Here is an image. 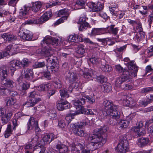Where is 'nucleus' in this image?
<instances>
[{
  "label": "nucleus",
  "instance_id": "obj_51",
  "mask_svg": "<svg viewBox=\"0 0 153 153\" xmlns=\"http://www.w3.org/2000/svg\"><path fill=\"white\" fill-rule=\"evenodd\" d=\"M45 64L44 62H36L33 65L34 68H42L45 66Z\"/></svg>",
  "mask_w": 153,
  "mask_h": 153
},
{
  "label": "nucleus",
  "instance_id": "obj_13",
  "mask_svg": "<svg viewBox=\"0 0 153 153\" xmlns=\"http://www.w3.org/2000/svg\"><path fill=\"white\" fill-rule=\"evenodd\" d=\"M38 123L36 118L33 117H30L27 123V132L33 130L35 126L37 125Z\"/></svg>",
  "mask_w": 153,
  "mask_h": 153
},
{
  "label": "nucleus",
  "instance_id": "obj_26",
  "mask_svg": "<svg viewBox=\"0 0 153 153\" xmlns=\"http://www.w3.org/2000/svg\"><path fill=\"white\" fill-rule=\"evenodd\" d=\"M65 75L67 79H68L71 81H74L77 79L75 75L69 71H66L65 73Z\"/></svg>",
  "mask_w": 153,
  "mask_h": 153
},
{
  "label": "nucleus",
  "instance_id": "obj_37",
  "mask_svg": "<svg viewBox=\"0 0 153 153\" xmlns=\"http://www.w3.org/2000/svg\"><path fill=\"white\" fill-rule=\"evenodd\" d=\"M69 15L68 12V9H64L59 10L58 13V16L60 17L64 15V16H67V18Z\"/></svg>",
  "mask_w": 153,
  "mask_h": 153
},
{
  "label": "nucleus",
  "instance_id": "obj_38",
  "mask_svg": "<svg viewBox=\"0 0 153 153\" xmlns=\"http://www.w3.org/2000/svg\"><path fill=\"white\" fill-rule=\"evenodd\" d=\"M16 102V100L13 98H7L5 100V102L7 106H12Z\"/></svg>",
  "mask_w": 153,
  "mask_h": 153
},
{
  "label": "nucleus",
  "instance_id": "obj_14",
  "mask_svg": "<svg viewBox=\"0 0 153 153\" xmlns=\"http://www.w3.org/2000/svg\"><path fill=\"white\" fill-rule=\"evenodd\" d=\"M17 52V48L13 47L12 44L7 46L5 48L4 54L5 56L12 55Z\"/></svg>",
  "mask_w": 153,
  "mask_h": 153
},
{
  "label": "nucleus",
  "instance_id": "obj_36",
  "mask_svg": "<svg viewBox=\"0 0 153 153\" xmlns=\"http://www.w3.org/2000/svg\"><path fill=\"white\" fill-rule=\"evenodd\" d=\"M128 121L121 120L119 122L118 125L120 128H126L128 126Z\"/></svg>",
  "mask_w": 153,
  "mask_h": 153
},
{
  "label": "nucleus",
  "instance_id": "obj_25",
  "mask_svg": "<svg viewBox=\"0 0 153 153\" xmlns=\"http://www.w3.org/2000/svg\"><path fill=\"white\" fill-rule=\"evenodd\" d=\"M56 58L55 57L51 56L46 59V60L47 62V67L48 68L57 63L55 61Z\"/></svg>",
  "mask_w": 153,
  "mask_h": 153
},
{
  "label": "nucleus",
  "instance_id": "obj_15",
  "mask_svg": "<svg viewBox=\"0 0 153 153\" xmlns=\"http://www.w3.org/2000/svg\"><path fill=\"white\" fill-rule=\"evenodd\" d=\"M57 151L59 153H68L70 151L68 147L61 143H58L56 145Z\"/></svg>",
  "mask_w": 153,
  "mask_h": 153
},
{
  "label": "nucleus",
  "instance_id": "obj_52",
  "mask_svg": "<svg viewBox=\"0 0 153 153\" xmlns=\"http://www.w3.org/2000/svg\"><path fill=\"white\" fill-rule=\"evenodd\" d=\"M51 70L53 73L55 74L59 70V65L57 63L50 67Z\"/></svg>",
  "mask_w": 153,
  "mask_h": 153
},
{
  "label": "nucleus",
  "instance_id": "obj_47",
  "mask_svg": "<svg viewBox=\"0 0 153 153\" xmlns=\"http://www.w3.org/2000/svg\"><path fill=\"white\" fill-rule=\"evenodd\" d=\"M38 94L36 91H34L29 93V95L28 96V99H37L36 97L38 96Z\"/></svg>",
  "mask_w": 153,
  "mask_h": 153
},
{
  "label": "nucleus",
  "instance_id": "obj_62",
  "mask_svg": "<svg viewBox=\"0 0 153 153\" xmlns=\"http://www.w3.org/2000/svg\"><path fill=\"white\" fill-rule=\"evenodd\" d=\"M54 85L56 88L58 89L60 88L62 86L61 81L59 79L54 82Z\"/></svg>",
  "mask_w": 153,
  "mask_h": 153
},
{
  "label": "nucleus",
  "instance_id": "obj_22",
  "mask_svg": "<svg viewBox=\"0 0 153 153\" xmlns=\"http://www.w3.org/2000/svg\"><path fill=\"white\" fill-rule=\"evenodd\" d=\"M51 13L50 12H47L44 13L40 18L39 19V24L42 23L48 20L51 17Z\"/></svg>",
  "mask_w": 153,
  "mask_h": 153
},
{
  "label": "nucleus",
  "instance_id": "obj_29",
  "mask_svg": "<svg viewBox=\"0 0 153 153\" xmlns=\"http://www.w3.org/2000/svg\"><path fill=\"white\" fill-rule=\"evenodd\" d=\"M149 139L146 138H141L138 140V145L141 147L146 146L148 144Z\"/></svg>",
  "mask_w": 153,
  "mask_h": 153
},
{
  "label": "nucleus",
  "instance_id": "obj_48",
  "mask_svg": "<svg viewBox=\"0 0 153 153\" xmlns=\"http://www.w3.org/2000/svg\"><path fill=\"white\" fill-rule=\"evenodd\" d=\"M91 71H89L88 72H83L82 75L86 79H90L93 76V74H91Z\"/></svg>",
  "mask_w": 153,
  "mask_h": 153
},
{
  "label": "nucleus",
  "instance_id": "obj_34",
  "mask_svg": "<svg viewBox=\"0 0 153 153\" xmlns=\"http://www.w3.org/2000/svg\"><path fill=\"white\" fill-rule=\"evenodd\" d=\"M59 92L62 100H64V98L66 99L69 97V94H68L66 89H61L60 90Z\"/></svg>",
  "mask_w": 153,
  "mask_h": 153
},
{
  "label": "nucleus",
  "instance_id": "obj_59",
  "mask_svg": "<svg viewBox=\"0 0 153 153\" xmlns=\"http://www.w3.org/2000/svg\"><path fill=\"white\" fill-rule=\"evenodd\" d=\"M56 105L57 109L59 111H62L64 110L62 100H61L59 102L57 103Z\"/></svg>",
  "mask_w": 153,
  "mask_h": 153
},
{
  "label": "nucleus",
  "instance_id": "obj_8",
  "mask_svg": "<svg viewBox=\"0 0 153 153\" xmlns=\"http://www.w3.org/2000/svg\"><path fill=\"white\" fill-rule=\"evenodd\" d=\"M111 117L108 121L110 124L112 125H115L117 123V120L120 117V113L118 111H115L114 112H111L108 114Z\"/></svg>",
  "mask_w": 153,
  "mask_h": 153
},
{
  "label": "nucleus",
  "instance_id": "obj_17",
  "mask_svg": "<svg viewBox=\"0 0 153 153\" xmlns=\"http://www.w3.org/2000/svg\"><path fill=\"white\" fill-rule=\"evenodd\" d=\"M41 100L40 98L28 99L27 101L23 104V105H27V107H33L39 101Z\"/></svg>",
  "mask_w": 153,
  "mask_h": 153
},
{
  "label": "nucleus",
  "instance_id": "obj_60",
  "mask_svg": "<svg viewBox=\"0 0 153 153\" xmlns=\"http://www.w3.org/2000/svg\"><path fill=\"white\" fill-rule=\"evenodd\" d=\"M21 64L20 65V67L21 66L24 67H27L29 64L28 59H24L22 60V62H21Z\"/></svg>",
  "mask_w": 153,
  "mask_h": 153
},
{
  "label": "nucleus",
  "instance_id": "obj_10",
  "mask_svg": "<svg viewBox=\"0 0 153 153\" xmlns=\"http://www.w3.org/2000/svg\"><path fill=\"white\" fill-rule=\"evenodd\" d=\"M18 35L21 38L24 40L30 41L32 39V34L26 29L19 31Z\"/></svg>",
  "mask_w": 153,
  "mask_h": 153
},
{
  "label": "nucleus",
  "instance_id": "obj_23",
  "mask_svg": "<svg viewBox=\"0 0 153 153\" xmlns=\"http://www.w3.org/2000/svg\"><path fill=\"white\" fill-rule=\"evenodd\" d=\"M42 46H44L45 48V51H44V55L47 57H50L51 56H53L52 55V51L51 50V48H49L48 45H44L43 43H42Z\"/></svg>",
  "mask_w": 153,
  "mask_h": 153
},
{
  "label": "nucleus",
  "instance_id": "obj_35",
  "mask_svg": "<svg viewBox=\"0 0 153 153\" xmlns=\"http://www.w3.org/2000/svg\"><path fill=\"white\" fill-rule=\"evenodd\" d=\"M12 129L11 128V125L9 124L7 125V128L4 133V137L6 138H7L12 134Z\"/></svg>",
  "mask_w": 153,
  "mask_h": 153
},
{
  "label": "nucleus",
  "instance_id": "obj_32",
  "mask_svg": "<svg viewBox=\"0 0 153 153\" xmlns=\"http://www.w3.org/2000/svg\"><path fill=\"white\" fill-rule=\"evenodd\" d=\"M101 88L105 92H110L112 89V86L109 83L107 82L105 83L101 87Z\"/></svg>",
  "mask_w": 153,
  "mask_h": 153
},
{
  "label": "nucleus",
  "instance_id": "obj_19",
  "mask_svg": "<svg viewBox=\"0 0 153 153\" xmlns=\"http://www.w3.org/2000/svg\"><path fill=\"white\" fill-rule=\"evenodd\" d=\"M23 75L25 78L29 80L34 77V73L32 69L27 68L24 70Z\"/></svg>",
  "mask_w": 153,
  "mask_h": 153
},
{
  "label": "nucleus",
  "instance_id": "obj_56",
  "mask_svg": "<svg viewBox=\"0 0 153 153\" xmlns=\"http://www.w3.org/2000/svg\"><path fill=\"white\" fill-rule=\"evenodd\" d=\"M145 36L144 32H142V33H137L136 37L137 41H139L140 39L144 38Z\"/></svg>",
  "mask_w": 153,
  "mask_h": 153
},
{
  "label": "nucleus",
  "instance_id": "obj_58",
  "mask_svg": "<svg viewBox=\"0 0 153 153\" xmlns=\"http://www.w3.org/2000/svg\"><path fill=\"white\" fill-rule=\"evenodd\" d=\"M116 71L119 73H124L125 71H126L125 69L123 68L120 65H117L115 66Z\"/></svg>",
  "mask_w": 153,
  "mask_h": 153
},
{
  "label": "nucleus",
  "instance_id": "obj_7",
  "mask_svg": "<svg viewBox=\"0 0 153 153\" xmlns=\"http://www.w3.org/2000/svg\"><path fill=\"white\" fill-rule=\"evenodd\" d=\"M123 103L124 105L131 108L138 107V104L132 98L128 96L125 97L123 100Z\"/></svg>",
  "mask_w": 153,
  "mask_h": 153
},
{
  "label": "nucleus",
  "instance_id": "obj_33",
  "mask_svg": "<svg viewBox=\"0 0 153 153\" xmlns=\"http://www.w3.org/2000/svg\"><path fill=\"white\" fill-rule=\"evenodd\" d=\"M51 87V85L49 84H41L38 86L37 88V89L40 91H45L49 89Z\"/></svg>",
  "mask_w": 153,
  "mask_h": 153
},
{
  "label": "nucleus",
  "instance_id": "obj_41",
  "mask_svg": "<svg viewBox=\"0 0 153 153\" xmlns=\"http://www.w3.org/2000/svg\"><path fill=\"white\" fill-rule=\"evenodd\" d=\"M79 27V31H82L86 30L88 27H90L89 24L87 22L80 24Z\"/></svg>",
  "mask_w": 153,
  "mask_h": 153
},
{
  "label": "nucleus",
  "instance_id": "obj_4",
  "mask_svg": "<svg viewBox=\"0 0 153 153\" xmlns=\"http://www.w3.org/2000/svg\"><path fill=\"white\" fill-rule=\"evenodd\" d=\"M85 98L90 103L93 104L95 102L94 99L91 97L88 96H83L77 100L73 101V104L76 106L75 108L76 109L77 108V107L79 110H82V109L85 103Z\"/></svg>",
  "mask_w": 153,
  "mask_h": 153
},
{
  "label": "nucleus",
  "instance_id": "obj_40",
  "mask_svg": "<svg viewBox=\"0 0 153 153\" xmlns=\"http://www.w3.org/2000/svg\"><path fill=\"white\" fill-rule=\"evenodd\" d=\"M76 151L79 153H80V150L81 151V153H85V152L89 150L85 149L84 146L80 143H79L76 145Z\"/></svg>",
  "mask_w": 153,
  "mask_h": 153
},
{
  "label": "nucleus",
  "instance_id": "obj_63",
  "mask_svg": "<svg viewBox=\"0 0 153 153\" xmlns=\"http://www.w3.org/2000/svg\"><path fill=\"white\" fill-rule=\"evenodd\" d=\"M152 89V87L144 88L142 89L141 92L143 93H148L150 91H153Z\"/></svg>",
  "mask_w": 153,
  "mask_h": 153
},
{
  "label": "nucleus",
  "instance_id": "obj_64",
  "mask_svg": "<svg viewBox=\"0 0 153 153\" xmlns=\"http://www.w3.org/2000/svg\"><path fill=\"white\" fill-rule=\"evenodd\" d=\"M67 19V16H63L61 17V18L58 19L56 22L55 23V24L56 25H59L60 23H63L64 21L66 20Z\"/></svg>",
  "mask_w": 153,
  "mask_h": 153
},
{
  "label": "nucleus",
  "instance_id": "obj_39",
  "mask_svg": "<svg viewBox=\"0 0 153 153\" xmlns=\"http://www.w3.org/2000/svg\"><path fill=\"white\" fill-rule=\"evenodd\" d=\"M103 29L102 28H94L92 30L91 34L93 35L102 34Z\"/></svg>",
  "mask_w": 153,
  "mask_h": 153
},
{
  "label": "nucleus",
  "instance_id": "obj_50",
  "mask_svg": "<svg viewBox=\"0 0 153 153\" xmlns=\"http://www.w3.org/2000/svg\"><path fill=\"white\" fill-rule=\"evenodd\" d=\"M3 36L4 38V41L8 40L10 41H12L13 39V37L12 35H10L7 33L3 34Z\"/></svg>",
  "mask_w": 153,
  "mask_h": 153
},
{
  "label": "nucleus",
  "instance_id": "obj_49",
  "mask_svg": "<svg viewBox=\"0 0 153 153\" xmlns=\"http://www.w3.org/2000/svg\"><path fill=\"white\" fill-rule=\"evenodd\" d=\"M124 82L120 77L118 78L115 81V86L117 87L120 88Z\"/></svg>",
  "mask_w": 153,
  "mask_h": 153
},
{
  "label": "nucleus",
  "instance_id": "obj_45",
  "mask_svg": "<svg viewBox=\"0 0 153 153\" xmlns=\"http://www.w3.org/2000/svg\"><path fill=\"white\" fill-rule=\"evenodd\" d=\"M97 40L99 42H102V44L104 45H105L108 44L109 41H111V38H107L104 39L97 38Z\"/></svg>",
  "mask_w": 153,
  "mask_h": 153
},
{
  "label": "nucleus",
  "instance_id": "obj_43",
  "mask_svg": "<svg viewBox=\"0 0 153 153\" xmlns=\"http://www.w3.org/2000/svg\"><path fill=\"white\" fill-rule=\"evenodd\" d=\"M101 68L102 71L105 72H110L112 70L111 66L108 64H106L105 65H102Z\"/></svg>",
  "mask_w": 153,
  "mask_h": 153
},
{
  "label": "nucleus",
  "instance_id": "obj_61",
  "mask_svg": "<svg viewBox=\"0 0 153 153\" xmlns=\"http://www.w3.org/2000/svg\"><path fill=\"white\" fill-rule=\"evenodd\" d=\"M138 26L136 27V32L137 33H142V32H144L143 31V30L142 27L141 23H138L137 24Z\"/></svg>",
  "mask_w": 153,
  "mask_h": 153
},
{
  "label": "nucleus",
  "instance_id": "obj_53",
  "mask_svg": "<svg viewBox=\"0 0 153 153\" xmlns=\"http://www.w3.org/2000/svg\"><path fill=\"white\" fill-rule=\"evenodd\" d=\"M88 18L86 17L85 15L84 14L82 15L79 18L77 23L79 24L85 23L86 22V20Z\"/></svg>",
  "mask_w": 153,
  "mask_h": 153
},
{
  "label": "nucleus",
  "instance_id": "obj_1",
  "mask_svg": "<svg viewBox=\"0 0 153 153\" xmlns=\"http://www.w3.org/2000/svg\"><path fill=\"white\" fill-rule=\"evenodd\" d=\"M108 129V127L105 126L100 129V136H98L97 134H89L87 139L88 143L86 145L87 147L93 151L102 147L106 141V135L105 134L103 135L102 132H106Z\"/></svg>",
  "mask_w": 153,
  "mask_h": 153
},
{
  "label": "nucleus",
  "instance_id": "obj_11",
  "mask_svg": "<svg viewBox=\"0 0 153 153\" xmlns=\"http://www.w3.org/2000/svg\"><path fill=\"white\" fill-rule=\"evenodd\" d=\"M12 115V111L10 108H7L5 109V115L1 117V121L3 125L7 123Z\"/></svg>",
  "mask_w": 153,
  "mask_h": 153
},
{
  "label": "nucleus",
  "instance_id": "obj_44",
  "mask_svg": "<svg viewBox=\"0 0 153 153\" xmlns=\"http://www.w3.org/2000/svg\"><path fill=\"white\" fill-rule=\"evenodd\" d=\"M39 19H31L26 21L25 23V24L32 25L34 24H39Z\"/></svg>",
  "mask_w": 153,
  "mask_h": 153
},
{
  "label": "nucleus",
  "instance_id": "obj_9",
  "mask_svg": "<svg viewBox=\"0 0 153 153\" xmlns=\"http://www.w3.org/2000/svg\"><path fill=\"white\" fill-rule=\"evenodd\" d=\"M59 39L55 38H53L51 39L45 37L43 40V43L44 45H48L49 48H51V46H55L58 45Z\"/></svg>",
  "mask_w": 153,
  "mask_h": 153
},
{
  "label": "nucleus",
  "instance_id": "obj_12",
  "mask_svg": "<svg viewBox=\"0 0 153 153\" xmlns=\"http://www.w3.org/2000/svg\"><path fill=\"white\" fill-rule=\"evenodd\" d=\"M143 126V122L142 121H140L137 126L134 127L132 128V131H134L138 136L143 135L145 133Z\"/></svg>",
  "mask_w": 153,
  "mask_h": 153
},
{
  "label": "nucleus",
  "instance_id": "obj_31",
  "mask_svg": "<svg viewBox=\"0 0 153 153\" xmlns=\"http://www.w3.org/2000/svg\"><path fill=\"white\" fill-rule=\"evenodd\" d=\"M85 46L82 45H78L76 49V52L80 55H82L85 53Z\"/></svg>",
  "mask_w": 153,
  "mask_h": 153
},
{
  "label": "nucleus",
  "instance_id": "obj_57",
  "mask_svg": "<svg viewBox=\"0 0 153 153\" xmlns=\"http://www.w3.org/2000/svg\"><path fill=\"white\" fill-rule=\"evenodd\" d=\"M97 79L101 83H102L107 80V79L102 75L97 76Z\"/></svg>",
  "mask_w": 153,
  "mask_h": 153
},
{
  "label": "nucleus",
  "instance_id": "obj_16",
  "mask_svg": "<svg viewBox=\"0 0 153 153\" xmlns=\"http://www.w3.org/2000/svg\"><path fill=\"white\" fill-rule=\"evenodd\" d=\"M21 64V62L19 60H13L10 62L9 64V68L13 73L16 70L17 67H20V65Z\"/></svg>",
  "mask_w": 153,
  "mask_h": 153
},
{
  "label": "nucleus",
  "instance_id": "obj_42",
  "mask_svg": "<svg viewBox=\"0 0 153 153\" xmlns=\"http://www.w3.org/2000/svg\"><path fill=\"white\" fill-rule=\"evenodd\" d=\"M115 26V25H111L109 26V27L111 33L116 35L119 29L117 27H114Z\"/></svg>",
  "mask_w": 153,
  "mask_h": 153
},
{
  "label": "nucleus",
  "instance_id": "obj_6",
  "mask_svg": "<svg viewBox=\"0 0 153 153\" xmlns=\"http://www.w3.org/2000/svg\"><path fill=\"white\" fill-rule=\"evenodd\" d=\"M128 68L130 75L132 77H134L137 76L138 67L136 65L134 61H131L128 63Z\"/></svg>",
  "mask_w": 153,
  "mask_h": 153
},
{
  "label": "nucleus",
  "instance_id": "obj_3",
  "mask_svg": "<svg viewBox=\"0 0 153 153\" xmlns=\"http://www.w3.org/2000/svg\"><path fill=\"white\" fill-rule=\"evenodd\" d=\"M86 125L85 122H79L71 125V127L72 128L74 133L76 135L80 137H85L87 134L82 128Z\"/></svg>",
  "mask_w": 153,
  "mask_h": 153
},
{
  "label": "nucleus",
  "instance_id": "obj_21",
  "mask_svg": "<svg viewBox=\"0 0 153 153\" xmlns=\"http://www.w3.org/2000/svg\"><path fill=\"white\" fill-rule=\"evenodd\" d=\"M46 150L45 148L43 146H37L34 148L33 151L38 153H54L53 152H51L50 150L47 151L45 152Z\"/></svg>",
  "mask_w": 153,
  "mask_h": 153
},
{
  "label": "nucleus",
  "instance_id": "obj_55",
  "mask_svg": "<svg viewBox=\"0 0 153 153\" xmlns=\"http://www.w3.org/2000/svg\"><path fill=\"white\" fill-rule=\"evenodd\" d=\"M90 62L94 65H96L99 63L100 59L95 57H92L89 59Z\"/></svg>",
  "mask_w": 153,
  "mask_h": 153
},
{
  "label": "nucleus",
  "instance_id": "obj_24",
  "mask_svg": "<svg viewBox=\"0 0 153 153\" xmlns=\"http://www.w3.org/2000/svg\"><path fill=\"white\" fill-rule=\"evenodd\" d=\"M30 9V7L25 5L19 12V16L20 18L28 15V12Z\"/></svg>",
  "mask_w": 153,
  "mask_h": 153
},
{
  "label": "nucleus",
  "instance_id": "obj_18",
  "mask_svg": "<svg viewBox=\"0 0 153 153\" xmlns=\"http://www.w3.org/2000/svg\"><path fill=\"white\" fill-rule=\"evenodd\" d=\"M7 68L2 66L0 68V79L1 81L5 80L8 74Z\"/></svg>",
  "mask_w": 153,
  "mask_h": 153
},
{
  "label": "nucleus",
  "instance_id": "obj_46",
  "mask_svg": "<svg viewBox=\"0 0 153 153\" xmlns=\"http://www.w3.org/2000/svg\"><path fill=\"white\" fill-rule=\"evenodd\" d=\"M42 140L44 141V144L47 143H50L52 141V139H51L50 134L45 135L43 137Z\"/></svg>",
  "mask_w": 153,
  "mask_h": 153
},
{
  "label": "nucleus",
  "instance_id": "obj_28",
  "mask_svg": "<svg viewBox=\"0 0 153 153\" xmlns=\"http://www.w3.org/2000/svg\"><path fill=\"white\" fill-rule=\"evenodd\" d=\"M42 6V4L39 1L36 2L33 4L32 7V10L34 12L39 11Z\"/></svg>",
  "mask_w": 153,
  "mask_h": 153
},
{
  "label": "nucleus",
  "instance_id": "obj_5",
  "mask_svg": "<svg viewBox=\"0 0 153 153\" xmlns=\"http://www.w3.org/2000/svg\"><path fill=\"white\" fill-rule=\"evenodd\" d=\"M128 142L126 139L122 136H120L117 146L118 151L122 153H126L128 149Z\"/></svg>",
  "mask_w": 153,
  "mask_h": 153
},
{
  "label": "nucleus",
  "instance_id": "obj_2",
  "mask_svg": "<svg viewBox=\"0 0 153 153\" xmlns=\"http://www.w3.org/2000/svg\"><path fill=\"white\" fill-rule=\"evenodd\" d=\"M103 105L104 108L100 111L99 113L96 109H91L87 108L82 109V112L83 114L87 115H98L100 118L103 119L108 115L109 113L114 112L115 111H118L119 106L114 105L108 100L104 101Z\"/></svg>",
  "mask_w": 153,
  "mask_h": 153
},
{
  "label": "nucleus",
  "instance_id": "obj_54",
  "mask_svg": "<svg viewBox=\"0 0 153 153\" xmlns=\"http://www.w3.org/2000/svg\"><path fill=\"white\" fill-rule=\"evenodd\" d=\"M90 7L93 12L98 11V5L94 3L91 2L90 4Z\"/></svg>",
  "mask_w": 153,
  "mask_h": 153
},
{
  "label": "nucleus",
  "instance_id": "obj_27",
  "mask_svg": "<svg viewBox=\"0 0 153 153\" xmlns=\"http://www.w3.org/2000/svg\"><path fill=\"white\" fill-rule=\"evenodd\" d=\"M130 73L127 71H126L121 75L120 78L123 79V81L125 82H128L130 81L131 79L130 75Z\"/></svg>",
  "mask_w": 153,
  "mask_h": 153
},
{
  "label": "nucleus",
  "instance_id": "obj_20",
  "mask_svg": "<svg viewBox=\"0 0 153 153\" xmlns=\"http://www.w3.org/2000/svg\"><path fill=\"white\" fill-rule=\"evenodd\" d=\"M68 40L69 41L72 42H77L82 41V39L81 38V36L78 34H74L70 35Z\"/></svg>",
  "mask_w": 153,
  "mask_h": 153
},
{
  "label": "nucleus",
  "instance_id": "obj_30",
  "mask_svg": "<svg viewBox=\"0 0 153 153\" xmlns=\"http://www.w3.org/2000/svg\"><path fill=\"white\" fill-rule=\"evenodd\" d=\"M2 84L8 87H13L14 86V82L12 80L6 79L5 80L1 81Z\"/></svg>",
  "mask_w": 153,
  "mask_h": 153
}]
</instances>
